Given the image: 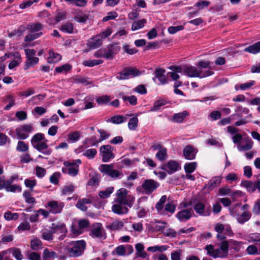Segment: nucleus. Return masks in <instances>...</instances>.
<instances>
[{
    "label": "nucleus",
    "mask_w": 260,
    "mask_h": 260,
    "mask_svg": "<svg viewBox=\"0 0 260 260\" xmlns=\"http://www.w3.org/2000/svg\"><path fill=\"white\" fill-rule=\"evenodd\" d=\"M245 239L249 242L259 243L260 233H252L246 236Z\"/></svg>",
    "instance_id": "09e8293b"
},
{
    "label": "nucleus",
    "mask_w": 260,
    "mask_h": 260,
    "mask_svg": "<svg viewBox=\"0 0 260 260\" xmlns=\"http://www.w3.org/2000/svg\"><path fill=\"white\" fill-rule=\"evenodd\" d=\"M99 170L103 173L108 175L113 178H121L123 176L122 173L118 170L113 169L112 165H101L99 167Z\"/></svg>",
    "instance_id": "6e6552de"
},
{
    "label": "nucleus",
    "mask_w": 260,
    "mask_h": 260,
    "mask_svg": "<svg viewBox=\"0 0 260 260\" xmlns=\"http://www.w3.org/2000/svg\"><path fill=\"white\" fill-rule=\"evenodd\" d=\"M103 62V61L101 59H93L85 60L83 62V64L85 67H92L102 64Z\"/></svg>",
    "instance_id": "680f3d73"
},
{
    "label": "nucleus",
    "mask_w": 260,
    "mask_h": 260,
    "mask_svg": "<svg viewBox=\"0 0 260 260\" xmlns=\"http://www.w3.org/2000/svg\"><path fill=\"white\" fill-rule=\"evenodd\" d=\"M228 243L229 247L230 246L232 249H233L237 252L239 251L242 248V246L244 244L243 242L238 241L233 239L230 240Z\"/></svg>",
    "instance_id": "4c0bfd02"
},
{
    "label": "nucleus",
    "mask_w": 260,
    "mask_h": 260,
    "mask_svg": "<svg viewBox=\"0 0 260 260\" xmlns=\"http://www.w3.org/2000/svg\"><path fill=\"white\" fill-rule=\"evenodd\" d=\"M124 220H115L112 223L106 226V228L111 231H117L121 229L124 224Z\"/></svg>",
    "instance_id": "c756f323"
},
{
    "label": "nucleus",
    "mask_w": 260,
    "mask_h": 260,
    "mask_svg": "<svg viewBox=\"0 0 260 260\" xmlns=\"http://www.w3.org/2000/svg\"><path fill=\"white\" fill-rule=\"evenodd\" d=\"M253 145V142L250 138L247 137L244 139L241 144L237 145V148L240 151H246L251 149Z\"/></svg>",
    "instance_id": "6ab92c4d"
},
{
    "label": "nucleus",
    "mask_w": 260,
    "mask_h": 260,
    "mask_svg": "<svg viewBox=\"0 0 260 260\" xmlns=\"http://www.w3.org/2000/svg\"><path fill=\"white\" fill-rule=\"evenodd\" d=\"M90 236L93 238L105 239L106 233L101 223H94L91 227Z\"/></svg>",
    "instance_id": "9d476101"
},
{
    "label": "nucleus",
    "mask_w": 260,
    "mask_h": 260,
    "mask_svg": "<svg viewBox=\"0 0 260 260\" xmlns=\"http://www.w3.org/2000/svg\"><path fill=\"white\" fill-rule=\"evenodd\" d=\"M54 233H60L62 236H65L67 233V229L64 223L60 222H56L52 223L50 228Z\"/></svg>",
    "instance_id": "aec40b11"
},
{
    "label": "nucleus",
    "mask_w": 260,
    "mask_h": 260,
    "mask_svg": "<svg viewBox=\"0 0 260 260\" xmlns=\"http://www.w3.org/2000/svg\"><path fill=\"white\" fill-rule=\"evenodd\" d=\"M165 73V70L161 69H157L155 71V78H157L158 80L159 81V84H165L167 83Z\"/></svg>",
    "instance_id": "7c9ffc66"
},
{
    "label": "nucleus",
    "mask_w": 260,
    "mask_h": 260,
    "mask_svg": "<svg viewBox=\"0 0 260 260\" xmlns=\"http://www.w3.org/2000/svg\"><path fill=\"white\" fill-rule=\"evenodd\" d=\"M9 251L16 260H22L23 259V256L20 248L12 247L9 249Z\"/></svg>",
    "instance_id": "a19ab883"
},
{
    "label": "nucleus",
    "mask_w": 260,
    "mask_h": 260,
    "mask_svg": "<svg viewBox=\"0 0 260 260\" xmlns=\"http://www.w3.org/2000/svg\"><path fill=\"white\" fill-rule=\"evenodd\" d=\"M114 188L113 187H109L105 190H102L99 192V196L103 199L109 198L111 194L113 192Z\"/></svg>",
    "instance_id": "052dcab7"
},
{
    "label": "nucleus",
    "mask_w": 260,
    "mask_h": 260,
    "mask_svg": "<svg viewBox=\"0 0 260 260\" xmlns=\"http://www.w3.org/2000/svg\"><path fill=\"white\" fill-rule=\"evenodd\" d=\"M224 227L225 224L219 223H217L214 225L215 231L218 233L217 235V238L219 240H222L225 239V236L223 235Z\"/></svg>",
    "instance_id": "473e14b6"
},
{
    "label": "nucleus",
    "mask_w": 260,
    "mask_h": 260,
    "mask_svg": "<svg viewBox=\"0 0 260 260\" xmlns=\"http://www.w3.org/2000/svg\"><path fill=\"white\" fill-rule=\"evenodd\" d=\"M103 44V41L100 39V37L95 35L92 38L88 40L87 45L90 49H95L100 47Z\"/></svg>",
    "instance_id": "412c9836"
},
{
    "label": "nucleus",
    "mask_w": 260,
    "mask_h": 260,
    "mask_svg": "<svg viewBox=\"0 0 260 260\" xmlns=\"http://www.w3.org/2000/svg\"><path fill=\"white\" fill-rule=\"evenodd\" d=\"M48 53V62L50 63L56 62L61 59V56L59 54L54 52L52 50H50Z\"/></svg>",
    "instance_id": "e433bc0d"
},
{
    "label": "nucleus",
    "mask_w": 260,
    "mask_h": 260,
    "mask_svg": "<svg viewBox=\"0 0 260 260\" xmlns=\"http://www.w3.org/2000/svg\"><path fill=\"white\" fill-rule=\"evenodd\" d=\"M81 133L79 131H75L68 135V141L72 143H75L79 141L81 138Z\"/></svg>",
    "instance_id": "de8ad7c7"
},
{
    "label": "nucleus",
    "mask_w": 260,
    "mask_h": 260,
    "mask_svg": "<svg viewBox=\"0 0 260 260\" xmlns=\"http://www.w3.org/2000/svg\"><path fill=\"white\" fill-rule=\"evenodd\" d=\"M86 247V242L84 240L71 241L66 247V251L72 257H78L83 253Z\"/></svg>",
    "instance_id": "20e7f679"
},
{
    "label": "nucleus",
    "mask_w": 260,
    "mask_h": 260,
    "mask_svg": "<svg viewBox=\"0 0 260 260\" xmlns=\"http://www.w3.org/2000/svg\"><path fill=\"white\" fill-rule=\"evenodd\" d=\"M193 214L192 209H185L178 212L176 217L180 221L185 222L191 218Z\"/></svg>",
    "instance_id": "a211bd4d"
},
{
    "label": "nucleus",
    "mask_w": 260,
    "mask_h": 260,
    "mask_svg": "<svg viewBox=\"0 0 260 260\" xmlns=\"http://www.w3.org/2000/svg\"><path fill=\"white\" fill-rule=\"evenodd\" d=\"M16 150L19 152H26L28 150V145L23 141H19L16 147Z\"/></svg>",
    "instance_id": "774afa93"
},
{
    "label": "nucleus",
    "mask_w": 260,
    "mask_h": 260,
    "mask_svg": "<svg viewBox=\"0 0 260 260\" xmlns=\"http://www.w3.org/2000/svg\"><path fill=\"white\" fill-rule=\"evenodd\" d=\"M99 143V139L94 136L85 139V143L87 144V146H98Z\"/></svg>",
    "instance_id": "4d7b16f0"
},
{
    "label": "nucleus",
    "mask_w": 260,
    "mask_h": 260,
    "mask_svg": "<svg viewBox=\"0 0 260 260\" xmlns=\"http://www.w3.org/2000/svg\"><path fill=\"white\" fill-rule=\"evenodd\" d=\"M60 30L65 33L72 34L73 32L74 26L72 23L68 22L61 25Z\"/></svg>",
    "instance_id": "603ef678"
},
{
    "label": "nucleus",
    "mask_w": 260,
    "mask_h": 260,
    "mask_svg": "<svg viewBox=\"0 0 260 260\" xmlns=\"http://www.w3.org/2000/svg\"><path fill=\"white\" fill-rule=\"evenodd\" d=\"M30 247L34 250H38L42 248V243L38 238H33L30 241Z\"/></svg>",
    "instance_id": "c03bdc74"
},
{
    "label": "nucleus",
    "mask_w": 260,
    "mask_h": 260,
    "mask_svg": "<svg viewBox=\"0 0 260 260\" xmlns=\"http://www.w3.org/2000/svg\"><path fill=\"white\" fill-rule=\"evenodd\" d=\"M161 168L169 174H173L181 169L180 164L175 160H169L166 164L163 165Z\"/></svg>",
    "instance_id": "f3484780"
},
{
    "label": "nucleus",
    "mask_w": 260,
    "mask_h": 260,
    "mask_svg": "<svg viewBox=\"0 0 260 260\" xmlns=\"http://www.w3.org/2000/svg\"><path fill=\"white\" fill-rule=\"evenodd\" d=\"M167 157V150L166 148L160 149L156 154V157L160 161L165 160Z\"/></svg>",
    "instance_id": "bf43d9fd"
},
{
    "label": "nucleus",
    "mask_w": 260,
    "mask_h": 260,
    "mask_svg": "<svg viewBox=\"0 0 260 260\" xmlns=\"http://www.w3.org/2000/svg\"><path fill=\"white\" fill-rule=\"evenodd\" d=\"M73 82L75 83H80L83 85H87L92 84V82L86 77L77 76L73 78Z\"/></svg>",
    "instance_id": "6e6d98bb"
},
{
    "label": "nucleus",
    "mask_w": 260,
    "mask_h": 260,
    "mask_svg": "<svg viewBox=\"0 0 260 260\" xmlns=\"http://www.w3.org/2000/svg\"><path fill=\"white\" fill-rule=\"evenodd\" d=\"M141 72L134 68H125L116 78L118 80H125L129 78L135 77L140 75Z\"/></svg>",
    "instance_id": "f8f14e48"
},
{
    "label": "nucleus",
    "mask_w": 260,
    "mask_h": 260,
    "mask_svg": "<svg viewBox=\"0 0 260 260\" xmlns=\"http://www.w3.org/2000/svg\"><path fill=\"white\" fill-rule=\"evenodd\" d=\"M207 253L214 258H224L229 253V243L228 241H223L218 244L217 248H214L212 245H207L205 247Z\"/></svg>",
    "instance_id": "f03ea898"
},
{
    "label": "nucleus",
    "mask_w": 260,
    "mask_h": 260,
    "mask_svg": "<svg viewBox=\"0 0 260 260\" xmlns=\"http://www.w3.org/2000/svg\"><path fill=\"white\" fill-rule=\"evenodd\" d=\"M47 142V140L42 133L35 134L31 140V145L35 149L44 155H49L52 152V150L48 148Z\"/></svg>",
    "instance_id": "f257e3e1"
},
{
    "label": "nucleus",
    "mask_w": 260,
    "mask_h": 260,
    "mask_svg": "<svg viewBox=\"0 0 260 260\" xmlns=\"http://www.w3.org/2000/svg\"><path fill=\"white\" fill-rule=\"evenodd\" d=\"M113 150L112 147L110 145H103L101 147L100 152L103 161L108 162L114 157Z\"/></svg>",
    "instance_id": "4468645a"
},
{
    "label": "nucleus",
    "mask_w": 260,
    "mask_h": 260,
    "mask_svg": "<svg viewBox=\"0 0 260 260\" xmlns=\"http://www.w3.org/2000/svg\"><path fill=\"white\" fill-rule=\"evenodd\" d=\"M246 251L249 255H260V242L249 245Z\"/></svg>",
    "instance_id": "c85d7f7f"
},
{
    "label": "nucleus",
    "mask_w": 260,
    "mask_h": 260,
    "mask_svg": "<svg viewBox=\"0 0 260 260\" xmlns=\"http://www.w3.org/2000/svg\"><path fill=\"white\" fill-rule=\"evenodd\" d=\"M183 73L189 77H198V68L192 66H186L183 69Z\"/></svg>",
    "instance_id": "a878e982"
},
{
    "label": "nucleus",
    "mask_w": 260,
    "mask_h": 260,
    "mask_svg": "<svg viewBox=\"0 0 260 260\" xmlns=\"http://www.w3.org/2000/svg\"><path fill=\"white\" fill-rule=\"evenodd\" d=\"M97 154V151L94 148H90L86 150L83 153L84 156L87 157L88 159H93L96 154Z\"/></svg>",
    "instance_id": "69168bd1"
},
{
    "label": "nucleus",
    "mask_w": 260,
    "mask_h": 260,
    "mask_svg": "<svg viewBox=\"0 0 260 260\" xmlns=\"http://www.w3.org/2000/svg\"><path fill=\"white\" fill-rule=\"evenodd\" d=\"M168 246L167 245H155L154 246H150L147 248V250L152 252L156 251L163 252L167 250Z\"/></svg>",
    "instance_id": "13d9d810"
},
{
    "label": "nucleus",
    "mask_w": 260,
    "mask_h": 260,
    "mask_svg": "<svg viewBox=\"0 0 260 260\" xmlns=\"http://www.w3.org/2000/svg\"><path fill=\"white\" fill-rule=\"evenodd\" d=\"M194 210L197 214L202 216H208L211 212L210 207H206L204 203L201 202L195 204Z\"/></svg>",
    "instance_id": "dca6fc26"
},
{
    "label": "nucleus",
    "mask_w": 260,
    "mask_h": 260,
    "mask_svg": "<svg viewBox=\"0 0 260 260\" xmlns=\"http://www.w3.org/2000/svg\"><path fill=\"white\" fill-rule=\"evenodd\" d=\"M255 84V81L251 80L250 81L248 82L244 83L243 84H241L240 85H236L235 86V89L236 90H239V89L242 90H245L247 89H249L251 87H252L254 84Z\"/></svg>",
    "instance_id": "8fccbe9b"
},
{
    "label": "nucleus",
    "mask_w": 260,
    "mask_h": 260,
    "mask_svg": "<svg viewBox=\"0 0 260 260\" xmlns=\"http://www.w3.org/2000/svg\"><path fill=\"white\" fill-rule=\"evenodd\" d=\"M34 130L32 124H24L20 125L16 129V134L20 139L24 140L28 137V133H30Z\"/></svg>",
    "instance_id": "9b49d317"
},
{
    "label": "nucleus",
    "mask_w": 260,
    "mask_h": 260,
    "mask_svg": "<svg viewBox=\"0 0 260 260\" xmlns=\"http://www.w3.org/2000/svg\"><path fill=\"white\" fill-rule=\"evenodd\" d=\"M197 150L193 147L187 145L183 149V155L186 159L192 160L195 158Z\"/></svg>",
    "instance_id": "b1692460"
},
{
    "label": "nucleus",
    "mask_w": 260,
    "mask_h": 260,
    "mask_svg": "<svg viewBox=\"0 0 260 260\" xmlns=\"http://www.w3.org/2000/svg\"><path fill=\"white\" fill-rule=\"evenodd\" d=\"M116 202L123 204L132 207L135 201V198L132 194H128V191L124 188L118 189L116 192Z\"/></svg>",
    "instance_id": "39448f33"
},
{
    "label": "nucleus",
    "mask_w": 260,
    "mask_h": 260,
    "mask_svg": "<svg viewBox=\"0 0 260 260\" xmlns=\"http://www.w3.org/2000/svg\"><path fill=\"white\" fill-rule=\"evenodd\" d=\"M246 207L247 205H243L241 207V209L244 211L241 215L238 216L237 217V220L240 223H244L246 221H248L251 217L250 213L248 211H245Z\"/></svg>",
    "instance_id": "bb28decb"
},
{
    "label": "nucleus",
    "mask_w": 260,
    "mask_h": 260,
    "mask_svg": "<svg viewBox=\"0 0 260 260\" xmlns=\"http://www.w3.org/2000/svg\"><path fill=\"white\" fill-rule=\"evenodd\" d=\"M43 28V25L40 23H32L28 24L26 27L21 26L18 29V31L22 33L25 30L29 29V33L25 36L24 40L25 42H30L39 38L43 35L40 31L42 30Z\"/></svg>",
    "instance_id": "7ed1b4c3"
},
{
    "label": "nucleus",
    "mask_w": 260,
    "mask_h": 260,
    "mask_svg": "<svg viewBox=\"0 0 260 260\" xmlns=\"http://www.w3.org/2000/svg\"><path fill=\"white\" fill-rule=\"evenodd\" d=\"M74 19L78 22L84 23L89 19V15L79 11L74 15Z\"/></svg>",
    "instance_id": "72a5a7b5"
},
{
    "label": "nucleus",
    "mask_w": 260,
    "mask_h": 260,
    "mask_svg": "<svg viewBox=\"0 0 260 260\" xmlns=\"http://www.w3.org/2000/svg\"><path fill=\"white\" fill-rule=\"evenodd\" d=\"M81 164V160L80 159L64 161V166L62 168V172L71 176H76L78 174L79 166Z\"/></svg>",
    "instance_id": "423d86ee"
},
{
    "label": "nucleus",
    "mask_w": 260,
    "mask_h": 260,
    "mask_svg": "<svg viewBox=\"0 0 260 260\" xmlns=\"http://www.w3.org/2000/svg\"><path fill=\"white\" fill-rule=\"evenodd\" d=\"M24 52L26 55V60L24 69L27 70L37 64L39 61V59L35 56L36 51L34 49H25Z\"/></svg>",
    "instance_id": "0eeeda50"
},
{
    "label": "nucleus",
    "mask_w": 260,
    "mask_h": 260,
    "mask_svg": "<svg viewBox=\"0 0 260 260\" xmlns=\"http://www.w3.org/2000/svg\"><path fill=\"white\" fill-rule=\"evenodd\" d=\"M165 223L160 221H152L150 223L149 228L152 231H160L164 229Z\"/></svg>",
    "instance_id": "f704fd0d"
},
{
    "label": "nucleus",
    "mask_w": 260,
    "mask_h": 260,
    "mask_svg": "<svg viewBox=\"0 0 260 260\" xmlns=\"http://www.w3.org/2000/svg\"><path fill=\"white\" fill-rule=\"evenodd\" d=\"M84 104L85 105V107L82 109L83 110H86L93 108L94 107L93 96L92 95L86 96L84 99Z\"/></svg>",
    "instance_id": "37998d69"
},
{
    "label": "nucleus",
    "mask_w": 260,
    "mask_h": 260,
    "mask_svg": "<svg viewBox=\"0 0 260 260\" xmlns=\"http://www.w3.org/2000/svg\"><path fill=\"white\" fill-rule=\"evenodd\" d=\"M125 205L123 204L116 202L112 207V211L114 213L118 215L126 214L128 211V209Z\"/></svg>",
    "instance_id": "5701e85b"
},
{
    "label": "nucleus",
    "mask_w": 260,
    "mask_h": 260,
    "mask_svg": "<svg viewBox=\"0 0 260 260\" xmlns=\"http://www.w3.org/2000/svg\"><path fill=\"white\" fill-rule=\"evenodd\" d=\"M23 196L27 204H34L36 202L35 199L31 197V193L29 191H24L23 193Z\"/></svg>",
    "instance_id": "338daca9"
},
{
    "label": "nucleus",
    "mask_w": 260,
    "mask_h": 260,
    "mask_svg": "<svg viewBox=\"0 0 260 260\" xmlns=\"http://www.w3.org/2000/svg\"><path fill=\"white\" fill-rule=\"evenodd\" d=\"M75 186L73 184H69L64 185L61 189V194L68 196L72 194L75 190Z\"/></svg>",
    "instance_id": "79ce46f5"
},
{
    "label": "nucleus",
    "mask_w": 260,
    "mask_h": 260,
    "mask_svg": "<svg viewBox=\"0 0 260 260\" xmlns=\"http://www.w3.org/2000/svg\"><path fill=\"white\" fill-rule=\"evenodd\" d=\"M64 206V203L55 200L49 201L45 205V207L49 210V212L54 214L60 213Z\"/></svg>",
    "instance_id": "1a4fd4ad"
},
{
    "label": "nucleus",
    "mask_w": 260,
    "mask_h": 260,
    "mask_svg": "<svg viewBox=\"0 0 260 260\" xmlns=\"http://www.w3.org/2000/svg\"><path fill=\"white\" fill-rule=\"evenodd\" d=\"M4 103L8 104L4 107L5 110H9L15 104V99L12 94H7L3 98Z\"/></svg>",
    "instance_id": "cd10ccee"
},
{
    "label": "nucleus",
    "mask_w": 260,
    "mask_h": 260,
    "mask_svg": "<svg viewBox=\"0 0 260 260\" xmlns=\"http://www.w3.org/2000/svg\"><path fill=\"white\" fill-rule=\"evenodd\" d=\"M42 237L45 240L50 241L53 239V233L51 229H44L41 231Z\"/></svg>",
    "instance_id": "3c124183"
},
{
    "label": "nucleus",
    "mask_w": 260,
    "mask_h": 260,
    "mask_svg": "<svg viewBox=\"0 0 260 260\" xmlns=\"http://www.w3.org/2000/svg\"><path fill=\"white\" fill-rule=\"evenodd\" d=\"M111 100L110 96L107 95H104L99 96L96 98V101L99 105H107Z\"/></svg>",
    "instance_id": "0e129e2a"
},
{
    "label": "nucleus",
    "mask_w": 260,
    "mask_h": 260,
    "mask_svg": "<svg viewBox=\"0 0 260 260\" xmlns=\"http://www.w3.org/2000/svg\"><path fill=\"white\" fill-rule=\"evenodd\" d=\"M188 114V112L186 111H183L182 112L176 113L173 115V120L177 123H181Z\"/></svg>",
    "instance_id": "ea45409f"
},
{
    "label": "nucleus",
    "mask_w": 260,
    "mask_h": 260,
    "mask_svg": "<svg viewBox=\"0 0 260 260\" xmlns=\"http://www.w3.org/2000/svg\"><path fill=\"white\" fill-rule=\"evenodd\" d=\"M222 177L220 176H215L212 178L207 184L208 188L211 190L216 186L219 185L221 183Z\"/></svg>",
    "instance_id": "2f4dec72"
},
{
    "label": "nucleus",
    "mask_w": 260,
    "mask_h": 260,
    "mask_svg": "<svg viewBox=\"0 0 260 260\" xmlns=\"http://www.w3.org/2000/svg\"><path fill=\"white\" fill-rule=\"evenodd\" d=\"M138 118L137 116L131 118L128 122V127L129 130L135 131L138 126Z\"/></svg>",
    "instance_id": "864d4df0"
},
{
    "label": "nucleus",
    "mask_w": 260,
    "mask_h": 260,
    "mask_svg": "<svg viewBox=\"0 0 260 260\" xmlns=\"http://www.w3.org/2000/svg\"><path fill=\"white\" fill-rule=\"evenodd\" d=\"M146 23L147 20L145 19H142L135 21L132 23L131 29L133 31L141 29L144 27Z\"/></svg>",
    "instance_id": "58836bf2"
},
{
    "label": "nucleus",
    "mask_w": 260,
    "mask_h": 260,
    "mask_svg": "<svg viewBox=\"0 0 260 260\" xmlns=\"http://www.w3.org/2000/svg\"><path fill=\"white\" fill-rule=\"evenodd\" d=\"M244 51L253 54L259 53L260 52V41L245 48Z\"/></svg>",
    "instance_id": "c9c22d12"
},
{
    "label": "nucleus",
    "mask_w": 260,
    "mask_h": 260,
    "mask_svg": "<svg viewBox=\"0 0 260 260\" xmlns=\"http://www.w3.org/2000/svg\"><path fill=\"white\" fill-rule=\"evenodd\" d=\"M159 185V184L157 182L152 179H147L144 181L142 186L145 194H150Z\"/></svg>",
    "instance_id": "ddd939ff"
},
{
    "label": "nucleus",
    "mask_w": 260,
    "mask_h": 260,
    "mask_svg": "<svg viewBox=\"0 0 260 260\" xmlns=\"http://www.w3.org/2000/svg\"><path fill=\"white\" fill-rule=\"evenodd\" d=\"M57 256L56 252L48 248H45L43 251V258L44 260L55 258Z\"/></svg>",
    "instance_id": "a18cd8bd"
},
{
    "label": "nucleus",
    "mask_w": 260,
    "mask_h": 260,
    "mask_svg": "<svg viewBox=\"0 0 260 260\" xmlns=\"http://www.w3.org/2000/svg\"><path fill=\"white\" fill-rule=\"evenodd\" d=\"M4 217L6 220L10 221L18 219L19 214L17 213H12L10 211H7L4 213Z\"/></svg>",
    "instance_id": "e2e57ef3"
},
{
    "label": "nucleus",
    "mask_w": 260,
    "mask_h": 260,
    "mask_svg": "<svg viewBox=\"0 0 260 260\" xmlns=\"http://www.w3.org/2000/svg\"><path fill=\"white\" fill-rule=\"evenodd\" d=\"M213 74V71H212L210 69H198V77L200 78H203L210 76Z\"/></svg>",
    "instance_id": "49530a36"
},
{
    "label": "nucleus",
    "mask_w": 260,
    "mask_h": 260,
    "mask_svg": "<svg viewBox=\"0 0 260 260\" xmlns=\"http://www.w3.org/2000/svg\"><path fill=\"white\" fill-rule=\"evenodd\" d=\"M120 50V46L116 44L108 45L107 48H104V58L107 59H113L114 55L118 53Z\"/></svg>",
    "instance_id": "2eb2a0df"
},
{
    "label": "nucleus",
    "mask_w": 260,
    "mask_h": 260,
    "mask_svg": "<svg viewBox=\"0 0 260 260\" xmlns=\"http://www.w3.org/2000/svg\"><path fill=\"white\" fill-rule=\"evenodd\" d=\"M197 167L196 162L186 163L184 165V170L186 174H191L194 171Z\"/></svg>",
    "instance_id": "5fc2aeb1"
},
{
    "label": "nucleus",
    "mask_w": 260,
    "mask_h": 260,
    "mask_svg": "<svg viewBox=\"0 0 260 260\" xmlns=\"http://www.w3.org/2000/svg\"><path fill=\"white\" fill-rule=\"evenodd\" d=\"M131 115L126 114L125 116L117 115L112 116L111 118L107 120V122H111L115 124H119L126 122L128 117Z\"/></svg>",
    "instance_id": "393cba45"
},
{
    "label": "nucleus",
    "mask_w": 260,
    "mask_h": 260,
    "mask_svg": "<svg viewBox=\"0 0 260 260\" xmlns=\"http://www.w3.org/2000/svg\"><path fill=\"white\" fill-rule=\"evenodd\" d=\"M93 201V198L89 196L87 198H83L78 200L76 204V207L82 211H86L87 209V205L91 204Z\"/></svg>",
    "instance_id": "4be33fe9"
}]
</instances>
